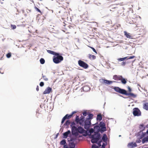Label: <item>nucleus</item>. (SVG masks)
Returning a JSON list of instances; mask_svg holds the SVG:
<instances>
[{
    "label": "nucleus",
    "instance_id": "obj_1",
    "mask_svg": "<svg viewBox=\"0 0 148 148\" xmlns=\"http://www.w3.org/2000/svg\"><path fill=\"white\" fill-rule=\"evenodd\" d=\"M94 128L96 130V131L95 132V134L93 135L92 136L94 137L95 136L96 137L97 140H100L101 137V134L99 132H100L101 133H103L106 130L105 123L103 121L100 122L98 125H95L94 126Z\"/></svg>",
    "mask_w": 148,
    "mask_h": 148
},
{
    "label": "nucleus",
    "instance_id": "obj_2",
    "mask_svg": "<svg viewBox=\"0 0 148 148\" xmlns=\"http://www.w3.org/2000/svg\"><path fill=\"white\" fill-rule=\"evenodd\" d=\"M79 133L83 134V135L84 136H87L88 134L87 131H86L81 126H79L77 127L73 126L72 129V135L75 136H77L79 135Z\"/></svg>",
    "mask_w": 148,
    "mask_h": 148
},
{
    "label": "nucleus",
    "instance_id": "obj_3",
    "mask_svg": "<svg viewBox=\"0 0 148 148\" xmlns=\"http://www.w3.org/2000/svg\"><path fill=\"white\" fill-rule=\"evenodd\" d=\"M96 130L94 128H90L88 130L87 132V135L89 136L90 138H91V142L92 143H97L98 141L99 140V139L97 140L96 136H95L94 137H93V135L95 134V132Z\"/></svg>",
    "mask_w": 148,
    "mask_h": 148
},
{
    "label": "nucleus",
    "instance_id": "obj_4",
    "mask_svg": "<svg viewBox=\"0 0 148 148\" xmlns=\"http://www.w3.org/2000/svg\"><path fill=\"white\" fill-rule=\"evenodd\" d=\"M55 56H54L53 58V61L55 63H59L63 60V57L59 53H58V54H56Z\"/></svg>",
    "mask_w": 148,
    "mask_h": 148
},
{
    "label": "nucleus",
    "instance_id": "obj_5",
    "mask_svg": "<svg viewBox=\"0 0 148 148\" xmlns=\"http://www.w3.org/2000/svg\"><path fill=\"white\" fill-rule=\"evenodd\" d=\"M78 63L79 66L84 69H87L88 67V65L84 62L81 60H79Z\"/></svg>",
    "mask_w": 148,
    "mask_h": 148
},
{
    "label": "nucleus",
    "instance_id": "obj_6",
    "mask_svg": "<svg viewBox=\"0 0 148 148\" xmlns=\"http://www.w3.org/2000/svg\"><path fill=\"white\" fill-rule=\"evenodd\" d=\"M132 113L134 116H138L141 115V112L138 108H133Z\"/></svg>",
    "mask_w": 148,
    "mask_h": 148
},
{
    "label": "nucleus",
    "instance_id": "obj_7",
    "mask_svg": "<svg viewBox=\"0 0 148 148\" xmlns=\"http://www.w3.org/2000/svg\"><path fill=\"white\" fill-rule=\"evenodd\" d=\"M113 89L116 92L124 95L126 91L125 89L121 88L118 87H114Z\"/></svg>",
    "mask_w": 148,
    "mask_h": 148
},
{
    "label": "nucleus",
    "instance_id": "obj_8",
    "mask_svg": "<svg viewBox=\"0 0 148 148\" xmlns=\"http://www.w3.org/2000/svg\"><path fill=\"white\" fill-rule=\"evenodd\" d=\"M99 81L100 82H101L103 84H110L113 82H116L115 81H111L108 80L107 79H100L99 80Z\"/></svg>",
    "mask_w": 148,
    "mask_h": 148
},
{
    "label": "nucleus",
    "instance_id": "obj_9",
    "mask_svg": "<svg viewBox=\"0 0 148 148\" xmlns=\"http://www.w3.org/2000/svg\"><path fill=\"white\" fill-rule=\"evenodd\" d=\"M91 121H88L86 120L84 122V128L86 130L88 129L91 126Z\"/></svg>",
    "mask_w": 148,
    "mask_h": 148
},
{
    "label": "nucleus",
    "instance_id": "obj_10",
    "mask_svg": "<svg viewBox=\"0 0 148 148\" xmlns=\"http://www.w3.org/2000/svg\"><path fill=\"white\" fill-rule=\"evenodd\" d=\"M137 138H143L145 136V133L143 131H140L136 134Z\"/></svg>",
    "mask_w": 148,
    "mask_h": 148
},
{
    "label": "nucleus",
    "instance_id": "obj_11",
    "mask_svg": "<svg viewBox=\"0 0 148 148\" xmlns=\"http://www.w3.org/2000/svg\"><path fill=\"white\" fill-rule=\"evenodd\" d=\"M137 145L136 143H134L133 142L129 143L127 145L128 147H130V148H133L136 147H137Z\"/></svg>",
    "mask_w": 148,
    "mask_h": 148
},
{
    "label": "nucleus",
    "instance_id": "obj_12",
    "mask_svg": "<svg viewBox=\"0 0 148 148\" xmlns=\"http://www.w3.org/2000/svg\"><path fill=\"white\" fill-rule=\"evenodd\" d=\"M122 77L121 75H114L113 76V79L116 81L120 80L122 78Z\"/></svg>",
    "mask_w": 148,
    "mask_h": 148
},
{
    "label": "nucleus",
    "instance_id": "obj_13",
    "mask_svg": "<svg viewBox=\"0 0 148 148\" xmlns=\"http://www.w3.org/2000/svg\"><path fill=\"white\" fill-rule=\"evenodd\" d=\"M52 90V88L48 87L43 92V94H48Z\"/></svg>",
    "mask_w": 148,
    "mask_h": 148
},
{
    "label": "nucleus",
    "instance_id": "obj_14",
    "mask_svg": "<svg viewBox=\"0 0 148 148\" xmlns=\"http://www.w3.org/2000/svg\"><path fill=\"white\" fill-rule=\"evenodd\" d=\"M125 95H126V96H131L133 98H136L137 95H136L132 93H127V91L126 90L125 92Z\"/></svg>",
    "mask_w": 148,
    "mask_h": 148
},
{
    "label": "nucleus",
    "instance_id": "obj_15",
    "mask_svg": "<svg viewBox=\"0 0 148 148\" xmlns=\"http://www.w3.org/2000/svg\"><path fill=\"white\" fill-rule=\"evenodd\" d=\"M71 133V131L70 130H68L67 131L64 132L63 134V138H66L68 136V135Z\"/></svg>",
    "mask_w": 148,
    "mask_h": 148
},
{
    "label": "nucleus",
    "instance_id": "obj_16",
    "mask_svg": "<svg viewBox=\"0 0 148 148\" xmlns=\"http://www.w3.org/2000/svg\"><path fill=\"white\" fill-rule=\"evenodd\" d=\"M124 35L128 38L132 39L133 36L131 35L130 34L128 33L126 31L124 32Z\"/></svg>",
    "mask_w": 148,
    "mask_h": 148
},
{
    "label": "nucleus",
    "instance_id": "obj_17",
    "mask_svg": "<svg viewBox=\"0 0 148 148\" xmlns=\"http://www.w3.org/2000/svg\"><path fill=\"white\" fill-rule=\"evenodd\" d=\"M88 116L87 117L86 120L88 121H91L90 120L92 119L93 115L92 114L88 113Z\"/></svg>",
    "mask_w": 148,
    "mask_h": 148
},
{
    "label": "nucleus",
    "instance_id": "obj_18",
    "mask_svg": "<svg viewBox=\"0 0 148 148\" xmlns=\"http://www.w3.org/2000/svg\"><path fill=\"white\" fill-rule=\"evenodd\" d=\"M83 90L84 91L86 92L90 90V88L88 86L86 85L83 87Z\"/></svg>",
    "mask_w": 148,
    "mask_h": 148
},
{
    "label": "nucleus",
    "instance_id": "obj_19",
    "mask_svg": "<svg viewBox=\"0 0 148 148\" xmlns=\"http://www.w3.org/2000/svg\"><path fill=\"white\" fill-rule=\"evenodd\" d=\"M108 138L106 135L105 134H104L102 138V140H103L104 142H106Z\"/></svg>",
    "mask_w": 148,
    "mask_h": 148
},
{
    "label": "nucleus",
    "instance_id": "obj_20",
    "mask_svg": "<svg viewBox=\"0 0 148 148\" xmlns=\"http://www.w3.org/2000/svg\"><path fill=\"white\" fill-rule=\"evenodd\" d=\"M96 119L97 121H100L102 119V117L101 114H99L97 115Z\"/></svg>",
    "mask_w": 148,
    "mask_h": 148
},
{
    "label": "nucleus",
    "instance_id": "obj_21",
    "mask_svg": "<svg viewBox=\"0 0 148 148\" xmlns=\"http://www.w3.org/2000/svg\"><path fill=\"white\" fill-rule=\"evenodd\" d=\"M143 108L146 110H148V103L147 102H145L143 103Z\"/></svg>",
    "mask_w": 148,
    "mask_h": 148
},
{
    "label": "nucleus",
    "instance_id": "obj_22",
    "mask_svg": "<svg viewBox=\"0 0 148 148\" xmlns=\"http://www.w3.org/2000/svg\"><path fill=\"white\" fill-rule=\"evenodd\" d=\"M47 52L53 55H55L56 54H58V53L56 52L50 50H47Z\"/></svg>",
    "mask_w": 148,
    "mask_h": 148
},
{
    "label": "nucleus",
    "instance_id": "obj_23",
    "mask_svg": "<svg viewBox=\"0 0 148 148\" xmlns=\"http://www.w3.org/2000/svg\"><path fill=\"white\" fill-rule=\"evenodd\" d=\"M145 127L143 124H140L139 126V129L140 131H143L145 130Z\"/></svg>",
    "mask_w": 148,
    "mask_h": 148
},
{
    "label": "nucleus",
    "instance_id": "obj_24",
    "mask_svg": "<svg viewBox=\"0 0 148 148\" xmlns=\"http://www.w3.org/2000/svg\"><path fill=\"white\" fill-rule=\"evenodd\" d=\"M69 148H75V144L73 142H71L69 143Z\"/></svg>",
    "mask_w": 148,
    "mask_h": 148
},
{
    "label": "nucleus",
    "instance_id": "obj_25",
    "mask_svg": "<svg viewBox=\"0 0 148 148\" xmlns=\"http://www.w3.org/2000/svg\"><path fill=\"white\" fill-rule=\"evenodd\" d=\"M88 57L91 60L92 59V60L95 59L96 58V57L95 56L91 55V54H89L88 55Z\"/></svg>",
    "mask_w": 148,
    "mask_h": 148
},
{
    "label": "nucleus",
    "instance_id": "obj_26",
    "mask_svg": "<svg viewBox=\"0 0 148 148\" xmlns=\"http://www.w3.org/2000/svg\"><path fill=\"white\" fill-rule=\"evenodd\" d=\"M148 142V139L146 137H143L142 140V143L143 144Z\"/></svg>",
    "mask_w": 148,
    "mask_h": 148
},
{
    "label": "nucleus",
    "instance_id": "obj_27",
    "mask_svg": "<svg viewBox=\"0 0 148 148\" xmlns=\"http://www.w3.org/2000/svg\"><path fill=\"white\" fill-rule=\"evenodd\" d=\"M75 121L77 124L79 123V122L80 121V119L79 118V116H78L76 115V116Z\"/></svg>",
    "mask_w": 148,
    "mask_h": 148
},
{
    "label": "nucleus",
    "instance_id": "obj_28",
    "mask_svg": "<svg viewBox=\"0 0 148 148\" xmlns=\"http://www.w3.org/2000/svg\"><path fill=\"white\" fill-rule=\"evenodd\" d=\"M120 80L121 81V83L123 84H125L127 83L126 79H125V78H123V77Z\"/></svg>",
    "mask_w": 148,
    "mask_h": 148
},
{
    "label": "nucleus",
    "instance_id": "obj_29",
    "mask_svg": "<svg viewBox=\"0 0 148 148\" xmlns=\"http://www.w3.org/2000/svg\"><path fill=\"white\" fill-rule=\"evenodd\" d=\"M71 122L69 120H67L65 123L63 125H66L68 126L70 124V123Z\"/></svg>",
    "mask_w": 148,
    "mask_h": 148
},
{
    "label": "nucleus",
    "instance_id": "obj_30",
    "mask_svg": "<svg viewBox=\"0 0 148 148\" xmlns=\"http://www.w3.org/2000/svg\"><path fill=\"white\" fill-rule=\"evenodd\" d=\"M66 143V140L65 139H63L60 142V144L62 145H64Z\"/></svg>",
    "mask_w": 148,
    "mask_h": 148
},
{
    "label": "nucleus",
    "instance_id": "obj_31",
    "mask_svg": "<svg viewBox=\"0 0 148 148\" xmlns=\"http://www.w3.org/2000/svg\"><path fill=\"white\" fill-rule=\"evenodd\" d=\"M76 125L75 124V123L74 122H73L71 123L70 126L71 128V132H72V129L73 128V126L76 127Z\"/></svg>",
    "mask_w": 148,
    "mask_h": 148
},
{
    "label": "nucleus",
    "instance_id": "obj_32",
    "mask_svg": "<svg viewBox=\"0 0 148 148\" xmlns=\"http://www.w3.org/2000/svg\"><path fill=\"white\" fill-rule=\"evenodd\" d=\"M127 57H125L123 58H118L117 59V60L119 61H123L125 60V59H127Z\"/></svg>",
    "mask_w": 148,
    "mask_h": 148
},
{
    "label": "nucleus",
    "instance_id": "obj_33",
    "mask_svg": "<svg viewBox=\"0 0 148 148\" xmlns=\"http://www.w3.org/2000/svg\"><path fill=\"white\" fill-rule=\"evenodd\" d=\"M40 63L41 64H43L45 63V60L43 58H41L40 60Z\"/></svg>",
    "mask_w": 148,
    "mask_h": 148
},
{
    "label": "nucleus",
    "instance_id": "obj_34",
    "mask_svg": "<svg viewBox=\"0 0 148 148\" xmlns=\"http://www.w3.org/2000/svg\"><path fill=\"white\" fill-rule=\"evenodd\" d=\"M77 137L75 136V137H71L70 140L73 142L76 140Z\"/></svg>",
    "mask_w": 148,
    "mask_h": 148
},
{
    "label": "nucleus",
    "instance_id": "obj_35",
    "mask_svg": "<svg viewBox=\"0 0 148 148\" xmlns=\"http://www.w3.org/2000/svg\"><path fill=\"white\" fill-rule=\"evenodd\" d=\"M80 121H85L84 117V116H82L79 118Z\"/></svg>",
    "mask_w": 148,
    "mask_h": 148
},
{
    "label": "nucleus",
    "instance_id": "obj_36",
    "mask_svg": "<svg viewBox=\"0 0 148 148\" xmlns=\"http://www.w3.org/2000/svg\"><path fill=\"white\" fill-rule=\"evenodd\" d=\"M107 144V142L103 143H102V145L101 146V148H105V146Z\"/></svg>",
    "mask_w": 148,
    "mask_h": 148
},
{
    "label": "nucleus",
    "instance_id": "obj_37",
    "mask_svg": "<svg viewBox=\"0 0 148 148\" xmlns=\"http://www.w3.org/2000/svg\"><path fill=\"white\" fill-rule=\"evenodd\" d=\"M65 117L66 119H69L72 116H70V114H66L64 116H66Z\"/></svg>",
    "mask_w": 148,
    "mask_h": 148
},
{
    "label": "nucleus",
    "instance_id": "obj_38",
    "mask_svg": "<svg viewBox=\"0 0 148 148\" xmlns=\"http://www.w3.org/2000/svg\"><path fill=\"white\" fill-rule=\"evenodd\" d=\"M66 117V116H64L62 119V121H61L62 124L64 123V122L65 120L66 119V118H65Z\"/></svg>",
    "mask_w": 148,
    "mask_h": 148
},
{
    "label": "nucleus",
    "instance_id": "obj_39",
    "mask_svg": "<svg viewBox=\"0 0 148 148\" xmlns=\"http://www.w3.org/2000/svg\"><path fill=\"white\" fill-rule=\"evenodd\" d=\"M142 138H137V140L136 141V143H140L141 141L140 139Z\"/></svg>",
    "mask_w": 148,
    "mask_h": 148
},
{
    "label": "nucleus",
    "instance_id": "obj_40",
    "mask_svg": "<svg viewBox=\"0 0 148 148\" xmlns=\"http://www.w3.org/2000/svg\"><path fill=\"white\" fill-rule=\"evenodd\" d=\"M84 121H79V123L80 125L83 126L84 125Z\"/></svg>",
    "mask_w": 148,
    "mask_h": 148
},
{
    "label": "nucleus",
    "instance_id": "obj_41",
    "mask_svg": "<svg viewBox=\"0 0 148 148\" xmlns=\"http://www.w3.org/2000/svg\"><path fill=\"white\" fill-rule=\"evenodd\" d=\"M11 56V53H8L6 55V57L8 58H10Z\"/></svg>",
    "mask_w": 148,
    "mask_h": 148
},
{
    "label": "nucleus",
    "instance_id": "obj_42",
    "mask_svg": "<svg viewBox=\"0 0 148 148\" xmlns=\"http://www.w3.org/2000/svg\"><path fill=\"white\" fill-rule=\"evenodd\" d=\"M42 77L43 78V79L45 80L46 81H47L48 80V79L47 78H46V77L45 76L43 75V74H42Z\"/></svg>",
    "mask_w": 148,
    "mask_h": 148
},
{
    "label": "nucleus",
    "instance_id": "obj_43",
    "mask_svg": "<svg viewBox=\"0 0 148 148\" xmlns=\"http://www.w3.org/2000/svg\"><path fill=\"white\" fill-rule=\"evenodd\" d=\"M91 148H99V147L95 144L92 145Z\"/></svg>",
    "mask_w": 148,
    "mask_h": 148
},
{
    "label": "nucleus",
    "instance_id": "obj_44",
    "mask_svg": "<svg viewBox=\"0 0 148 148\" xmlns=\"http://www.w3.org/2000/svg\"><path fill=\"white\" fill-rule=\"evenodd\" d=\"M11 27L12 29H15L16 28V26L15 25H11Z\"/></svg>",
    "mask_w": 148,
    "mask_h": 148
},
{
    "label": "nucleus",
    "instance_id": "obj_45",
    "mask_svg": "<svg viewBox=\"0 0 148 148\" xmlns=\"http://www.w3.org/2000/svg\"><path fill=\"white\" fill-rule=\"evenodd\" d=\"M35 8L36 10V11H37L40 12L41 13V14H42V12H41L40 10L38 8L36 7H35Z\"/></svg>",
    "mask_w": 148,
    "mask_h": 148
},
{
    "label": "nucleus",
    "instance_id": "obj_46",
    "mask_svg": "<svg viewBox=\"0 0 148 148\" xmlns=\"http://www.w3.org/2000/svg\"><path fill=\"white\" fill-rule=\"evenodd\" d=\"M89 47L94 52H95V53H97V52H96V50L93 47Z\"/></svg>",
    "mask_w": 148,
    "mask_h": 148
},
{
    "label": "nucleus",
    "instance_id": "obj_47",
    "mask_svg": "<svg viewBox=\"0 0 148 148\" xmlns=\"http://www.w3.org/2000/svg\"><path fill=\"white\" fill-rule=\"evenodd\" d=\"M135 57V56H131L129 57V58H127V59H133Z\"/></svg>",
    "mask_w": 148,
    "mask_h": 148
},
{
    "label": "nucleus",
    "instance_id": "obj_48",
    "mask_svg": "<svg viewBox=\"0 0 148 148\" xmlns=\"http://www.w3.org/2000/svg\"><path fill=\"white\" fill-rule=\"evenodd\" d=\"M99 141H98L97 143H97L98 145V146H99V147H100L101 145V141H99Z\"/></svg>",
    "mask_w": 148,
    "mask_h": 148
},
{
    "label": "nucleus",
    "instance_id": "obj_49",
    "mask_svg": "<svg viewBox=\"0 0 148 148\" xmlns=\"http://www.w3.org/2000/svg\"><path fill=\"white\" fill-rule=\"evenodd\" d=\"M39 85L40 86L42 87L44 86V83L43 82H41L40 83Z\"/></svg>",
    "mask_w": 148,
    "mask_h": 148
},
{
    "label": "nucleus",
    "instance_id": "obj_50",
    "mask_svg": "<svg viewBox=\"0 0 148 148\" xmlns=\"http://www.w3.org/2000/svg\"><path fill=\"white\" fill-rule=\"evenodd\" d=\"M88 113L86 111H84L83 113V114L84 116H86Z\"/></svg>",
    "mask_w": 148,
    "mask_h": 148
},
{
    "label": "nucleus",
    "instance_id": "obj_51",
    "mask_svg": "<svg viewBox=\"0 0 148 148\" xmlns=\"http://www.w3.org/2000/svg\"><path fill=\"white\" fill-rule=\"evenodd\" d=\"M77 112L76 111H74L72 113L70 114V116H72L75 113H76Z\"/></svg>",
    "mask_w": 148,
    "mask_h": 148
},
{
    "label": "nucleus",
    "instance_id": "obj_52",
    "mask_svg": "<svg viewBox=\"0 0 148 148\" xmlns=\"http://www.w3.org/2000/svg\"><path fill=\"white\" fill-rule=\"evenodd\" d=\"M127 88L128 89V91L129 92H130L132 91L131 89V88L129 86L127 87Z\"/></svg>",
    "mask_w": 148,
    "mask_h": 148
},
{
    "label": "nucleus",
    "instance_id": "obj_53",
    "mask_svg": "<svg viewBox=\"0 0 148 148\" xmlns=\"http://www.w3.org/2000/svg\"><path fill=\"white\" fill-rule=\"evenodd\" d=\"M119 96L120 97H123V98H129V99H132V98H130V97H123V96H122V95H119Z\"/></svg>",
    "mask_w": 148,
    "mask_h": 148
},
{
    "label": "nucleus",
    "instance_id": "obj_54",
    "mask_svg": "<svg viewBox=\"0 0 148 148\" xmlns=\"http://www.w3.org/2000/svg\"><path fill=\"white\" fill-rule=\"evenodd\" d=\"M126 62H122L121 64L122 66H125L126 64Z\"/></svg>",
    "mask_w": 148,
    "mask_h": 148
},
{
    "label": "nucleus",
    "instance_id": "obj_55",
    "mask_svg": "<svg viewBox=\"0 0 148 148\" xmlns=\"http://www.w3.org/2000/svg\"><path fill=\"white\" fill-rule=\"evenodd\" d=\"M98 122H97V123H96L95 124H92V125L91 126H94V125L95 126V125H98Z\"/></svg>",
    "mask_w": 148,
    "mask_h": 148
},
{
    "label": "nucleus",
    "instance_id": "obj_56",
    "mask_svg": "<svg viewBox=\"0 0 148 148\" xmlns=\"http://www.w3.org/2000/svg\"><path fill=\"white\" fill-rule=\"evenodd\" d=\"M64 145V148H69V147L66 146L65 145Z\"/></svg>",
    "mask_w": 148,
    "mask_h": 148
},
{
    "label": "nucleus",
    "instance_id": "obj_57",
    "mask_svg": "<svg viewBox=\"0 0 148 148\" xmlns=\"http://www.w3.org/2000/svg\"><path fill=\"white\" fill-rule=\"evenodd\" d=\"M36 90L38 91L39 90V87L38 86H37V87L36 88Z\"/></svg>",
    "mask_w": 148,
    "mask_h": 148
},
{
    "label": "nucleus",
    "instance_id": "obj_58",
    "mask_svg": "<svg viewBox=\"0 0 148 148\" xmlns=\"http://www.w3.org/2000/svg\"><path fill=\"white\" fill-rule=\"evenodd\" d=\"M144 133H145V135H146V134H148V129L147 131L146 132H144Z\"/></svg>",
    "mask_w": 148,
    "mask_h": 148
},
{
    "label": "nucleus",
    "instance_id": "obj_59",
    "mask_svg": "<svg viewBox=\"0 0 148 148\" xmlns=\"http://www.w3.org/2000/svg\"><path fill=\"white\" fill-rule=\"evenodd\" d=\"M58 134H59V133H57V134H56V138H57L58 137Z\"/></svg>",
    "mask_w": 148,
    "mask_h": 148
},
{
    "label": "nucleus",
    "instance_id": "obj_60",
    "mask_svg": "<svg viewBox=\"0 0 148 148\" xmlns=\"http://www.w3.org/2000/svg\"><path fill=\"white\" fill-rule=\"evenodd\" d=\"M147 136H146V138H147V139H148V134H147Z\"/></svg>",
    "mask_w": 148,
    "mask_h": 148
},
{
    "label": "nucleus",
    "instance_id": "obj_61",
    "mask_svg": "<svg viewBox=\"0 0 148 148\" xmlns=\"http://www.w3.org/2000/svg\"><path fill=\"white\" fill-rule=\"evenodd\" d=\"M146 127H147L148 128V124L147 125Z\"/></svg>",
    "mask_w": 148,
    "mask_h": 148
},
{
    "label": "nucleus",
    "instance_id": "obj_62",
    "mask_svg": "<svg viewBox=\"0 0 148 148\" xmlns=\"http://www.w3.org/2000/svg\"><path fill=\"white\" fill-rule=\"evenodd\" d=\"M121 135H120L119 136V137H121Z\"/></svg>",
    "mask_w": 148,
    "mask_h": 148
},
{
    "label": "nucleus",
    "instance_id": "obj_63",
    "mask_svg": "<svg viewBox=\"0 0 148 148\" xmlns=\"http://www.w3.org/2000/svg\"><path fill=\"white\" fill-rule=\"evenodd\" d=\"M144 148H148V147H144Z\"/></svg>",
    "mask_w": 148,
    "mask_h": 148
},
{
    "label": "nucleus",
    "instance_id": "obj_64",
    "mask_svg": "<svg viewBox=\"0 0 148 148\" xmlns=\"http://www.w3.org/2000/svg\"><path fill=\"white\" fill-rule=\"evenodd\" d=\"M97 5H99V4H97Z\"/></svg>",
    "mask_w": 148,
    "mask_h": 148
}]
</instances>
